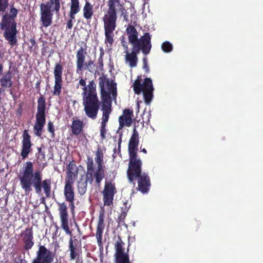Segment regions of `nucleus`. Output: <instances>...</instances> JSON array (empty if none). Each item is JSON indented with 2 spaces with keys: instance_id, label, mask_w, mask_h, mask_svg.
I'll use <instances>...</instances> for the list:
<instances>
[{
  "instance_id": "obj_18",
  "label": "nucleus",
  "mask_w": 263,
  "mask_h": 263,
  "mask_svg": "<svg viewBox=\"0 0 263 263\" xmlns=\"http://www.w3.org/2000/svg\"><path fill=\"white\" fill-rule=\"evenodd\" d=\"M126 31L128 36V41L131 44H134L138 42H140L143 37L144 39L147 40H151V35L148 32L144 33L143 35L141 36L140 39H138V32L135 27L133 25H129Z\"/></svg>"
},
{
  "instance_id": "obj_36",
  "label": "nucleus",
  "mask_w": 263,
  "mask_h": 263,
  "mask_svg": "<svg viewBox=\"0 0 263 263\" xmlns=\"http://www.w3.org/2000/svg\"><path fill=\"white\" fill-rule=\"evenodd\" d=\"M162 50L165 52H170L173 49L172 45L167 41L163 42L161 45Z\"/></svg>"
},
{
  "instance_id": "obj_10",
  "label": "nucleus",
  "mask_w": 263,
  "mask_h": 263,
  "mask_svg": "<svg viewBox=\"0 0 263 263\" xmlns=\"http://www.w3.org/2000/svg\"><path fill=\"white\" fill-rule=\"evenodd\" d=\"M139 133L136 127H134L133 134L129 139L128 145V152L129 155V163L132 164L142 160L138 157V146L139 143Z\"/></svg>"
},
{
  "instance_id": "obj_1",
  "label": "nucleus",
  "mask_w": 263,
  "mask_h": 263,
  "mask_svg": "<svg viewBox=\"0 0 263 263\" xmlns=\"http://www.w3.org/2000/svg\"><path fill=\"white\" fill-rule=\"evenodd\" d=\"M32 162L27 161L22 170L20 171L18 178L22 189L26 195L32 191L34 188L36 194H40L43 189L46 197L51 196V181L50 179L42 181V174L41 171L34 172Z\"/></svg>"
},
{
  "instance_id": "obj_17",
  "label": "nucleus",
  "mask_w": 263,
  "mask_h": 263,
  "mask_svg": "<svg viewBox=\"0 0 263 263\" xmlns=\"http://www.w3.org/2000/svg\"><path fill=\"white\" fill-rule=\"evenodd\" d=\"M22 138L21 155L22 159H24L28 157L29 154L31 152L32 144L31 141V136L29 134L27 130H24Z\"/></svg>"
},
{
  "instance_id": "obj_28",
  "label": "nucleus",
  "mask_w": 263,
  "mask_h": 263,
  "mask_svg": "<svg viewBox=\"0 0 263 263\" xmlns=\"http://www.w3.org/2000/svg\"><path fill=\"white\" fill-rule=\"evenodd\" d=\"M123 4H120V0H108L107 6L108 9L107 12L117 14V7L120 8V5Z\"/></svg>"
},
{
  "instance_id": "obj_43",
  "label": "nucleus",
  "mask_w": 263,
  "mask_h": 263,
  "mask_svg": "<svg viewBox=\"0 0 263 263\" xmlns=\"http://www.w3.org/2000/svg\"><path fill=\"white\" fill-rule=\"evenodd\" d=\"M143 62V69H144L146 72H149V67L148 65L147 60L146 58H144L142 60Z\"/></svg>"
},
{
  "instance_id": "obj_44",
  "label": "nucleus",
  "mask_w": 263,
  "mask_h": 263,
  "mask_svg": "<svg viewBox=\"0 0 263 263\" xmlns=\"http://www.w3.org/2000/svg\"><path fill=\"white\" fill-rule=\"evenodd\" d=\"M55 3L54 9L55 12L59 13L60 9V1L61 0H52Z\"/></svg>"
},
{
  "instance_id": "obj_40",
  "label": "nucleus",
  "mask_w": 263,
  "mask_h": 263,
  "mask_svg": "<svg viewBox=\"0 0 263 263\" xmlns=\"http://www.w3.org/2000/svg\"><path fill=\"white\" fill-rule=\"evenodd\" d=\"M127 214L125 212H122L118 217L117 222L118 224H122L124 223V220Z\"/></svg>"
},
{
  "instance_id": "obj_12",
  "label": "nucleus",
  "mask_w": 263,
  "mask_h": 263,
  "mask_svg": "<svg viewBox=\"0 0 263 263\" xmlns=\"http://www.w3.org/2000/svg\"><path fill=\"white\" fill-rule=\"evenodd\" d=\"M63 70V67L60 62L55 64L53 69L54 85L53 89L51 91L52 96H59L62 92Z\"/></svg>"
},
{
  "instance_id": "obj_25",
  "label": "nucleus",
  "mask_w": 263,
  "mask_h": 263,
  "mask_svg": "<svg viewBox=\"0 0 263 263\" xmlns=\"http://www.w3.org/2000/svg\"><path fill=\"white\" fill-rule=\"evenodd\" d=\"M78 242V239H75L74 240H72L71 238H70L69 241V250L70 251V257L71 260L74 259L79 256V254L77 252Z\"/></svg>"
},
{
  "instance_id": "obj_45",
  "label": "nucleus",
  "mask_w": 263,
  "mask_h": 263,
  "mask_svg": "<svg viewBox=\"0 0 263 263\" xmlns=\"http://www.w3.org/2000/svg\"><path fill=\"white\" fill-rule=\"evenodd\" d=\"M80 10V5H71L70 6V11L78 13Z\"/></svg>"
},
{
  "instance_id": "obj_53",
  "label": "nucleus",
  "mask_w": 263,
  "mask_h": 263,
  "mask_svg": "<svg viewBox=\"0 0 263 263\" xmlns=\"http://www.w3.org/2000/svg\"><path fill=\"white\" fill-rule=\"evenodd\" d=\"M121 142H122V139H121V137H120V138L119 139V141H118V144H119L118 148H119V149H120V147H121Z\"/></svg>"
},
{
  "instance_id": "obj_8",
  "label": "nucleus",
  "mask_w": 263,
  "mask_h": 263,
  "mask_svg": "<svg viewBox=\"0 0 263 263\" xmlns=\"http://www.w3.org/2000/svg\"><path fill=\"white\" fill-rule=\"evenodd\" d=\"M37 102V112L35 115L33 131L36 136L41 137L46 122V99L43 95H41Z\"/></svg>"
},
{
  "instance_id": "obj_26",
  "label": "nucleus",
  "mask_w": 263,
  "mask_h": 263,
  "mask_svg": "<svg viewBox=\"0 0 263 263\" xmlns=\"http://www.w3.org/2000/svg\"><path fill=\"white\" fill-rule=\"evenodd\" d=\"M83 127L84 125L82 121L79 119L73 120L71 126L72 134L78 136L82 132Z\"/></svg>"
},
{
  "instance_id": "obj_51",
  "label": "nucleus",
  "mask_w": 263,
  "mask_h": 263,
  "mask_svg": "<svg viewBox=\"0 0 263 263\" xmlns=\"http://www.w3.org/2000/svg\"><path fill=\"white\" fill-rule=\"evenodd\" d=\"M30 42L31 43V47H30V48H32V46H34L36 45V42H35V41L34 39L32 38V39H30V40H29Z\"/></svg>"
},
{
  "instance_id": "obj_30",
  "label": "nucleus",
  "mask_w": 263,
  "mask_h": 263,
  "mask_svg": "<svg viewBox=\"0 0 263 263\" xmlns=\"http://www.w3.org/2000/svg\"><path fill=\"white\" fill-rule=\"evenodd\" d=\"M125 243L122 240L120 237H118V239L115 243V257L118 256L120 255H123L125 254H128L127 253H124V246Z\"/></svg>"
},
{
  "instance_id": "obj_11",
  "label": "nucleus",
  "mask_w": 263,
  "mask_h": 263,
  "mask_svg": "<svg viewBox=\"0 0 263 263\" xmlns=\"http://www.w3.org/2000/svg\"><path fill=\"white\" fill-rule=\"evenodd\" d=\"M104 153L100 147H98L95 152V160L97 164V168L95 171V182L98 186L105 177V169L103 165Z\"/></svg>"
},
{
  "instance_id": "obj_9",
  "label": "nucleus",
  "mask_w": 263,
  "mask_h": 263,
  "mask_svg": "<svg viewBox=\"0 0 263 263\" xmlns=\"http://www.w3.org/2000/svg\"><path fill=\"white\" fill-rule=\"evenodd\" d=\"M55 3L52 0H49L46 4L40 5V21L42 25L46 28L51 26L54 9Z\"/></svg>"
},
{
  "instance_id": "obj_33",
  "label": "nucleus",
  "mask_w": 263,
  "mask_h": 263,
  "mask_svg": "<svg viewBox=\"0 0 263 263\" xmlns=\"http://www.w3.org/2000/svg\"><path fill=\"white\" fill-rule=\"evenodd\" d=\"M78 176V171L67 172V176L65 179V184H73Z\"/></svg>"
},
{
  "instance_id": "obj_41",
  "label": "nucleus",
  "mask_w": 263,
  "mask_h": 263,
  "mask_svg": "<svg viewBox=\"0 0 263 263\" xmlns=\"http://www.w3.org/2000/svg\"><path fill=\"white\" fill-rule=\"evenodd\" d=\"M76 170V165L75 162L72 161L69 162L67 166V172H75Z\"/></svg>"
},
{
  "instance_id": "obj_46",
  "label": "nucleus",
  "mask_w": 263,
  "mask_h": 263,
  "mask_svg": "<svg viewBox=\"0 0 263 263\" xmlns=\"http://www.w3.org/2000/svg\"><path fill=\"white\" fill-rule=\"evenodd\" d=\"M69 203V207L71 211H74V209L75 208L74 204V200H69L67 201Z\"/></svg>"
},
{
  "instance_id": "obj_21",
  "label": "nucleus",
  "mask_w": 263,
  "mask_h": 263,
  "mask_svg": "<svg viewBox=\"0 0 263 263\" xmlns=\"http://www.w3.org/2000/svg\"><path fill=\"white\" fill-rule=\"evenodd\" d=\"M117 14L106 12L103 17L104 30H115L117 27Z\"/></svg>"
},
{
  "instance_id": "obj_20",
  "label": "nucleus",
  "mask_w": 263,
  "mask_h": 263,
  "mask_svg": "<svg viewBox=\"0 0 263 263\" xmlns=\"http://www.w3.org/2000/svg\"><path fill=\"white\" fill-rule=\"evenodd\" d=\"M134 116L133 110L129 108H125L123 113L119 118V127L118 129H122L124 126L130 127L133 122Z\"/></svg>"
},
{
  "instance_id": "obj_48",
  "label": "nucleus",
  "mask_w": 263,
  "mask_h": 263,
  "mask_svg": "<svg viewBox=\"0 0 263 263\" xmlns=\"http://www.w3.org/2000/svg\"><path fill=\"white\" fill-rule=\"evenodd\" d=\"M73 26L72 21L71 20H68L67 23V28L71 29Z\"/></svg>"
},
{
  "instance_id": "obj_47",
  "label": "nucleus",
  "mask_w": 263,
  "mask_h": 263,
  "mask_svg": "<svg viewBox=\"0 0 263 263\" xmlns=\"http://www.w3.org/2000/svg\"><path fill=\"white\" fill-rule=\"evenodd\" d=\"M77 13H75L74 12H72V11H70V13H69L70 19L69 20H71L72 21H73V20H74L75 19V15Z\"/></svg>"
},
{
  "instance_id": "obj_4",
  "label": "nucleus",
  "mask_w": 263,
  "mask_h": 263,
  "mask_svg": "<svg viewBox=\"0 0 263 263\" xmlns=\"http://www.w3.org/2000/svg\"><path fill=\"white\" fill-rule=\"evenodd\" d=\"M18 11L13 6L10 7L9 12L4 13L2 15L0 22V28L4 31L3 35L9 44L13 46L17 42L16 35L18 31L16 29L17 24L15 18Z\"/></svg>"
},
{
  "instance_id": "obj_16",
  "label": "nucleus",
  "mask_w": 263,
  "mask_h": 263,
  "mask_svg": "<svg viewBox=\"0 0 263 263\" xmlns=\"http://www.w3.org/2000/svg\"><path fill=\"white\" fill-rule=\"evenodd\" d=\"M59 211L61 222V228L67 234L71 236L72 233L68 226L67 208L64 202L59 204Z\"/></svg>"
},
{
  "instance_id": "obj_29",
  "label": "nucleus",
  "mask_w": 263,
  "mask_h": 263,
  "mask_svg": "<svg viewBox=\"0 0 263 263\" xmlns=\"http://www.w3.org/2000/svg\"><path fill=\"white\" fill-rule=\"evenodd\" d=\"M83 16L87 20H90L93 15V6L86 1L83 9Z\"/></svg>"
},
{
  "instance_id": "obj_13",
  "label": "nucleus",
  "mask_w": 263,
  "mask_h": 263,
  "mask_svg": "<svg viewBox=\"0 0 263 263\" xmlns=\"http://www.w3.org/2000/svg\"><path fill=\"white\" fill-rule=\"evenodd\" d=\"M54 256V254L44 246L40 245L36 252V256L33 259L32 263H52Z\"/></svg>"
},
{
  "instance_id": "obj_6",
  "label": "nucleus",
  "mask_w": 263,
  "mask_h": 263,
  "mask_svg": "<svg viewBox=\"0 0 263 263\" xmlns=\"http://www.w3.org/2000/svg\"><path fill=\"white\" fill-rule=\"evenodd\" d=\"M142 76H138L133 83V90L136 95H140L143 92L145 103L149 105L153 99L154 90L152 80L149 78H146L142 83Z\"/></svg>"
},
{
  "instance_id": "obj_37",
  "label": "nucleus",
  "mask_w": 263,
  "mask_h": 263,
  "mask_svg": "<svg viewBox=\"0 0 263 263\" xmlns=\"http://www.w3.org/2000/svg\"><path fill=\"white\" fill-rule=\"evenodd\" d=\"M9 7V0H0V12H5Z\"/></svg>"
},
{
  "instance_id": "obj_39",
  "label": "nucleus",
  "mask_w": 263,
  "mask_h": 263,
  "mask_svg": "<svg viewBox=\"0 0 263 263\" xmlns=\"http://www.w3.org/2000/svg\"><path fill=\"white\" fill-rule=\"evenodd\" d=\"M104 54V52L102 50H101V52L100 53V57L98 59V66L95 67V69L97 71V68H98L100 70H102L103 68V55Z\"/></svg>"
},
{
  "instance_id": "obj_35",
  "label": "nucleus",
  "mask_w": 263,
  "mask_h": 263,
  "mask_svg": "<svg viewBox=\"0 0 263 263\" xmlns=\"http://www.w3.org/2000/svg\"><path fill=\"white\" fill-rule=\"evenodd\" d=\"M115 263H131L128 254L115 256Z\"/></svg>"
},
{
  "instance_id": "obj_50",
  "label": "nucleus",
  "mask_w": 263,
  "mask_h": 263,
  "mask_svg": "<svg viewBox=\"0 0 263 263\" xmlns=\"http://www.w3.org/2000/svg\"><path fill=\"white\" fill-rule=\"evenodd\" d=\"M40 84H41V80L37 81V82L35 84V88L40 91Z\"/></svg>"
},
{
  "instance_id": "obj_15",
  "label": "nucleus",
  "mask_w": 263,
  "mask_h": 263,
  "mask_svg": "<svg viewBox=\"0 0 263 263\" xmlns=\"http://www.w3.org/2000/svg\"><path fill=\"white\" fill-rule=\"evenodd\" d=\"M141 42L135 43L132 44L133 46L132 51L130 53L136 57L139 53L140 50L142 51L144 55L148 54L152 48L151 40H147L145 39L142 38Z\"/></svg>"
},
{
  "instance_id": "obj_2",
  "label": "nucleus",
  "mask_w": 263,
  "mask_h": 263,
  "mask_svg": "<svg viewBox=\"0 0 263 263\" xmlns=\"http://www.w3.org/2000/svg\"><path fill=\"white\" fill-rule=\"evenodd\" d=\"M99 80L102 98L101 110L102 111L100 136L101 139H104L106 138L107 123L112 111V100L110 95H112V99H116L117 96V83L113 81H110L105 76L100 77Z\"/></svg>"
},
{
  "instance_id": "obj_57",
  "label": "nucleus",
  "mask_w": 263,
  "mask_h": 263,
  "mask_svg": "<svg viewBox=\"0 0 263 263\" xmlns=\"http://www.w3.org/2000/svg\"><path fill=\"white\" fill-rule=\"evenodd\" d=\"M123 46L126 48H127V45H124Z\"/></svg>"
},
{
  "instance_id": "obj_38",
  "label": "nucleus",
  "mask_w": 263,
  "mask_h": 263,
  "mask_svg": "<svg viewBox=\"0 0 263 263\" xmlns=\"http://www.w3.org/2000/svg\"><path fill=\"white\" fill-rule=\"evenodd\" d=\"M119 10L121 13V16L123 17L124 20L126 22L128 21V12L124 7V4L120 5V8L119 9Z\"/></svg>"
},
{
  "instance_id": "obj_14",
  "label": "nucleus",
  "mask_w": 263,
  "mask_h": 263,
  "mask_svg": "<svg viewBox=\"0 0 263 263\" xmlns=\"http://www.w3.org/2000/svg\"><path fill=\"white\" fill-rule=\"evenodd\" d=\"M116 193L115 183L111 181H106L102 191L104 205L110 206L112 204L114 197Z\"/></svg>"
},
{
  "instance_id": "obj_32",
  "label": "nucleus",
  "mask_w": 263,
  "mask_h": 263,
  "mask_svg": "<svg viewBox=\"0 0 263 263\" xmlns=\"http://www.w3.org/2000/svg\"><path fill=\"white\" fill-rule=\"evenodd\" d=\"M115 30H104L105 33V43L109 44L112 45L114 42V31Z\"/></svg>"
},
{
  "instance_id": "obj_24",
  "label": "nucleus",
  "mask_w": 263,
  "mask_h": 263,
  "mask_svg": "<svg viewBox=\"0 0 263 263\" xmlns=\"http://www.w3.org/2000/svg\"><path fill=\"white\" fill-rule=\"evenodd\" d=\"M12 79V74L10 70L5 72L2 77L0 78V83L2 87L4 88L11 87L13 83Z\"/></svg>"
},
{
  "instance_id": "obj_54",
  "label": "nucleus",
  "mask_w": 263,
  "mask_h": 263,
  "mask_svg": "<svg viewBox=\"0 0 263 263\" xmlns=\"http://www.w3.org/2000/svg\"><path fill=\"white\" fill-rule=\"evenodd\" d=\"M141 152H143L144 154H146L147 153V151L144 148L141 149Z\"/></svg>"
},
{
  "instance_id": "obj_42",
  "label": "nucleus",
  "mask_w": 263,
  "mask_h": 263,
  "mask_svg": "<svg viewBox=\"0 0 263 263\" xmlns=\"http://www.w3.org/2000/svg\"><path fill=\"white\" fill-rule=\"evenodd\" d=\"M48 131L52 134V137L54 136V127L51 121L48 122Z\"/></svg>"
},
{
  "instance_id": "obj_34",
  "label": "nucleus",
  "mask_w": 263,
  "mask_h": 263,
  "mask_svg": "<svg viewBox=\"0 0 263 263\" xmlns=\"http://www.w3.org/2000/svg\"><path fill=\"white\" fill-rule=\"evenodd\" d=\"M87 182H88V181L87 180V178L85 181H79L78 183V190L79 193L81 195H83L86 193L87 189Z\"/></svg>"
},
{
  "instance_id": "obj_27",
  "label": "nucleus",
  "mask_w": 263,
  "mask_h": 263,
  "mask_svg": "<svg viewBox=\"0 0 263 263\" xmlns=\"http://www.w3.org/2000/svg\"><path fill=\"white\" fill-rule=\"evenodd\" d=\"M73 185L65 184L64 195L66 201L74 200V192Z\"/></svg>"
},
{
  "instance_id": "obj_58",
  "label": "nucleus",
  "mask_w": 263,
  "mask_h": 263,
  "mask_svg": "<svg viewBox=\"0 0 263 263\" xmlns=\"http://www.w3.org/2000/svg\"><path fill=\"white\" fill-rule=\"evenodd\" d=\"M55 263H61V262H56Z\"/></svg>"
},
{
  "instance_id": "obj_19",
  "label": "nucleus",
  "mask_w": 263,
  "mask_h": 263,
  "mask_svg": "<svg viewBox=\"0 0 263 263\" xmlns=\"http://www.w3.org/2000/svg\"><path fill=\"white\" fill-rule=\"evenodd\" d=\"M21 236L22 237V240L24 244V249L27 251L30 250L34 245L32 227L27 228L21 233Z\"/></svg>"
},
{
  "instance_id": "obj_31",
  "label": "nucleus",
  "mask_w": 263,
  "mask_h": 263,
  "mask_svg": "<svg viewBox=\"0 0 263 263\" xmlns=\"http://www.w3.org/2000/svg\"><path fill=\"white\" fill-rule=\"evenodd\" d=\"M125 60L127 62H128L129 65L130 67H135L137 66L138 62V57H136L130 53H126L125 55Z\"/></svg>"
},
{
  "instance_id": "obj_49",
  "label": "nucleus",
  "mask_w": 263,
  "mask_h": 263,
  "mask_svg": "<svg viewBox=\"0 0 263 263\" xmlns=\"http://www.w3.org/2000/svg\"><path fill=\"white\" fill-rule=\"evenodd\" d=\"M79 0H71V5H79Z\"/></svg>"
},
{
  "instance_id": "obj_22",
  "label": "nucleus",
  "mask_w": 263,
  "mask_h": 263,
  "mask_svg": "<svg viewBox=\"0 0 263 263\" xmlns=\"http://www.w3.org/2000/svg\"><path fill=\"white\" fill-rule=\"evenodd\" d=\"M104 215L103 212L100 213L99 216V220L97 226V231L96 233V237L97 240V242L99 247L102 246V236L103 230L105 228Z\"/></svg>"
},
{
  "instance_id": "obj_56",
  "label": "nucleus",
  "mask_w": 263,
  "mask_h": 263,
  "mask_svg": "<svg viewBox=\"0 0 263 263\" xmlns=\"http://www.w3.org/2000/svg\"><path fill=\"white\" fill-rule=\"evenodd\" d=\"M21 109L20 108L19 109L17 110V112L21 113Z\"/></svg>"
},
{
  "instance_id": "obj_23",
  "label": "nucleus",
  "mask_w": 263,
  "mask_h": 263,
  "mask_svg": "<svg viewBox=\"0 0 263 263\" xmlns=\"http://www.w3.org/2000/svg\"><path fill=\"white\" fill-rule=\"evenodd\" d=\"M87 168V180L90 184H91L95 179V171L94 168V163L91 157L88 156L86 161Z\"/></svg>"
},
{
  "instance_id": "obj_5",
  "label": "nucleus",
  "mask_w": 263,
  "mask_h": 263,
  "mask_svg": "<svg viewBox=\"0 0 263 263\" xmlns=\"http://www.w3.org/2000/svg\"><path fill=\"white\" fill-rule=\"evenodd\" d=\"M142 162H138L128 164L127 170V177L130 183L135 184V181L137 180V190L143 194L147 193L151 186L150 177L148 174L142 172Z\"/></svg>"
},
{
  "instance_id": "obj_3",
  "label": "nucleus",
  "mask_w": 263,
  "mask_h": 263,
  "mask_svg": "<svg viewBox=\"0 0 263 263\" xmlns=\"http://www.w3.org/2000/svg\"><path fill=\"white\" fill-rule=\"evenodd\" d=\"M86 78L83 79L82 77L79 80L77 88H78L79 86L83 87V91L82 95L84 110L88 118L95 120L97 117L100 103L97 96L96 85L94 81H90L86 86Z\"/></svg>"
},
{
  "instance_id": "obj_52",
  "label": "nucleus",
  "mask_w": 263,
  "mask_h": 263,
  "mask_svg": "<svg viewBox=\"0 0 263 263\" xmlns=\"http://www.w3.org/2000/svg\"><path fill=\"white\" fill-rule=\"evenodd\" d=\"M4 66L2 64L0 63V76L3 74Z\"/></svg>"
},
{
  "instance_id": "obj_7",
  "label": "nucleus",
  "mask_w": 263,
  "mask_h": 263,
  "mask_svg": "<svg viewBox=\"0 0 263 263\" xmlns=\"http://www.w3.org/2000/svg\"><path fill=\"white\" fill-rule=\"evenodd\" d=\"M84 44L83 47L81 46L76 52V72L78 74H82L84 70H88L91 73H97L95 69L96 67L95 64V61L90 60L86 62V56L87 54L86 49V44L83 42H82Z\"/></svg>"
},
{
  "instance_id": "obj_55",
  "label": "nucleus",
  "mask_w": 263,
  "mask_h": 263,
  "mask_svg": "<svg viewBox=\"0 0 263 263\" xmlns=\"http://www.w3.org/2000/svg\"><path fill=\"white\" fill-rule=\"evenodd\" d=\"M4 91V90H3L2 88H0V93Z\"/></svg>"
}]
</instances>
